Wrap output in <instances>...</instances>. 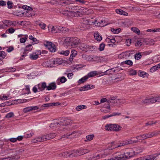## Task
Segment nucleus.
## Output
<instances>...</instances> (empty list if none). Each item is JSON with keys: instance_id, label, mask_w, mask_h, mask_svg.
Segmentation results:
<instances>
[{"instance_id": "f257e3e1", "label": "nucleus", "mask_w": 160, "mask_h": 160, "mask_svg": "<svg viewBox=\"0 0 160 160\" xmlns=\"http://www.w3.org/2000/svg\"><path fill=\"white\" fill-rule=\"evenodd\" d=\"M70 124V121L69 119L62 118L60 121H55L50 125V127L53 129L57 127L59 128H58V130L61 131H65L66 130H68V128L67 125Z\"/></svg>"}, {"instance_id": "f03ea898", "label": "nucleus", "mask_w": 160, "mask_h": 160, "mask_svg": "<svg viewBox=\"0 0 160 160\" xmlns=\"http://www.w3.org/2000/svg\"><path fill=\"white\" fill-rule=\"evenodd\" d=\"M74 11L71 12V15L72 16L78 17L81 16L82 15L87 14L88 9L79 6H75L73 8Z\"/></svg>"}, {"instance_id": "7ed1b4c3", "label": "nucleus", "mask_w": 160, "mask_h": 160, "mask_svg": "<svg viewBox=\"0 0 160 160\" xmlns=\"http://www.w3.org/2000/svg\"><path fill=\"white\" fill-rule=\"evenodd\" d=\"M82 133V132L80 131H74L71 133H68L62 136L61 139L62 138H65L68 139H73L79 136Z\"/></svg>"}, {"instance_id": "20e7f679", "label": "nucleus", "mask_w": 160, "mask_h": 160, "mask_svg": "<svg viewBox=\"0 0 160 160\" xmlns=\"http://www.w3.org/2000/svg\"><path fill=\"white\" fill-rule=\"evenodd\" d=\"M112 148V147H109L108 148L103 150L101 151L100 153L95 156L97 159H100L102 158H104L107 156L112 153L111 150L113 149H110Z\"/></svg>"}, {"instance_id": "39448f33", "label": "nucleus", "mask_w": 160, "mask_h": 160, "mask_svg": "<svg viewBox=\"0 0 160 160\" xmlns=\"http://www.w3.org/2000/svg\"><path fill=\"white\" fill-rule=\"evenodd\" d=\"M114 98H111V101L108 100V103L110 104L112 103V105H120L124 103L125 102V100L122 99H115Z\"/></svg>"}, {"instance_id": "423d86ee", "label": "nucleus", "mask_w": 160, "mask_h": 160, "mask_svg": "<svg viewBox=\"0 0 160 160\" xmlns=\"http://www.w3.org/2000/svg\"><path fill=\"white\" fill-rule=\"evenodd\" d=\"M117 154L120 160H125L126 158L131 157L133 155V154L131 152H126L124 153H121L120 152H117Z\"/></svg>"}, {"instance_id": "0eeeda50", "label": "nucleus", "mask_w": 160, "mask_h": 160, "mask_svg": "<svg viewBox=\"0 0 160 160\" xmlns=\"http://www.w3.org/2000/svg\"><path fill=\"white\" fill-rule=\"evenodd\" d=\"M44 44L45 47L48 48L51 52H55L56 51V47L52 42L46 41L44 42Z\"/></svg>"}, {"instance_id": "6e6552de", "label": "nucleus", "mask_w": 160, "mask_h": 160, "mask_svg": "<svg viewBox=\"0 0 160 160\" xmlns=\"http://www.w3.org/2000/svg\"><path fill=\"white\" fill-rule=\"evenodd\" d=\"M49 66L51 67H53L60 65L62 62V60L60 58H52L49 61Z\"/></svg>"}, {"instance_id": "1a4fd4ad", "label": "nucleus", "mask_w": 160, "mask_h": 160, "mask_svg": "<svg viewBox=\"0 0 160 160\" xmlns=\"http://www.w3.org/2000/svg\"><path fill=\"white\" fill-rule=\"evenodd\" d=\"M38 107L37 106L28 107L24 108L23 109V112L24 113H27L29 112L38 110Z\"/></svg>"}, {"instance_id": "9d476101", "label": "nucleus", "mask_w": 160, "mask_h": 160, "mask_svg": "<svg viewBox=\"0 0 160 160\" xmlns=\"http://www.w3.org/2000/svg\"><path fill=\"white\" fill-rule=\"evenodd\" d=\"M71 45L72 46L77 45L80 43L79 39L77 38H71Z\"/></svg>"}, {"instance_id": "9b49d317", "label": "nucleus", "mask_w": 160, "mask_h": 160, "mask_svg": "<svg viewBox=\"0 0 160 160\" xmlns=\"http://www.w3.org/2000/svg\"><path fill=\"white\" fill-rule=\"evenodd\" d=\"M133 51H129L125 52H123L119 55L118 57L119 58H125L126 57H129L131 54H132Z\"/></svg>"}, {"instance_id": "f8f14e48", "label": "nucleus", "mask_w": 160, "mask_h": 160, "mask_svg": "<svg viewBox=\"0 0 160 160\" xmlns=\"http://www.w3.org/2000/svg\"><path fill=\"white\" fill-rule=\"evenodd\" d=\"M79 152L78 150H73L71 151L70 152H64V153L67 154V156L68 157H75L77 156L79 154H77V153H78Z\"/></svg>"}, {"instance_id": "ddd939ff", "label": "nucleus", "mask_w": 160, "mask_h": 160, "mask_svg": "<svg viewBox=\"0 0 160 160\" xmlns=\"http://www.w3.org/2000/svg\"><path fill=\"white\" fill-rule=\"evenodd\" d=\"M93 88V85L89 84L85 85L82 87H81L79 90L80 91H87L88 90L92 89Z\"/></svg>"}, {"instance_id": "4468645a", "label": "nucleus", "mask_w": 160, "mask_h": 160, "mask_svg": "<svg viewBox=\"0 0 160 160\" xmlns=\"http://www.w3.org/2000/svg\"><path fill=\"white\" fill-rule=\"evenodd\" d=\"M136 142L137 141L134 140L132 139H131L122 141L121 142V144H122V145L124 146L128 144L133 143Z\"/></svg>"}, {"instance_id": "2eb2a0df", "label": "nucleus", "mask_w": 160, "mask_h": 160, "mask_svg": "<svg viewBox=\"0 0 160 160\" xmlns=\"http://www.w3.org/2000/svg\"><path fill=\"white\" fill-rule=\"evenodd\" d=\"M38 90L41 91H43L46 88H47L46 83L45 82H43L41 83L38 84L37 85Z\"/></svg>"}, {"instance_id": "dca6fc26", "label": "nucleus", "mask_w": 160, "mask_h": 160, "mask_svg": "<svg viewBox=\"0 0 160 160\" xmlns=\"http://www.w3.org/2000/svg\"><path fill=\"white\" fill-rule=\"evenodd\" d=\"M49 31L50 30V28L51 29V32L53 33H56L59 32L58 27L56 26H52L49 25L48 28Z\"/></svg>"}, {"instance_id": "f3484780", "label": "nucleus", "mask_w": 160, "mask_h": 160, "mask_svg": "<svg viewBox=\"0 0 160 160\" xmlns=\"http://www.w3.org/2000/svg\"><path fill=\"white\" fill-rule=\"evenodd\" d=\"M56 85L55 82H51L49 83L48 85L47 86V90H54L56 88Z\"/></svg>"}, {"instance_id": "a211bd4d", "label": "nucleus", "mask_w": 160, "mask_h": 160, "mask_svg": "<svg viewBox=\"0 0 160 160\" xmlns=\"http://www.w3.org/2000/svg\"><path fill=\"white\" fill-rule=\"evenodd\" d=\"M115 125L114 124H107L105 126V129L107 130L113 131L114 128H115Z\"/></svg>"}, {"instance_id": "6ab92c4d", "label": "nucleus", "mask_w": 160, "mask_h": 160, "mask_svg": "<svg viewBox=\"0 0 160 160\" xmlns=\"http://www.w3.org/2000/svg\"><path fill=\"white\" fill-rule=\"evenodd\" d=\"M71 38L70 37H65L62 38L64 41V44L66 45H70L71 44Z\"/></svg>"}, {"instance_id": "aec40b11", "label": "nucleus", "mask_w": 160, "mask_h": 160, "mask_svg": "<svg viewBox=\"0 0 160 160\" xmlns=\"http://www.w3.org/2000/svg\"><path fill=\"white\" fill-rule=\"evenodd\" d=\"M135 138L136 139V140H134L137 141V142H139V141L140 140H142L146 139V136L145 134L138 136V137H136L135 138Z\"/></svg>"}, {"instance_id": "412c9836", "label": "nucleus", "mask_w": 160, "mask_h": 160, "mask_svg": "<svg viewBox=\"0 0 160 160\" xmlns=\"http://www.w3.org/2000/svg\"><path fill=\"white\" fill-rule=\"evenodd\" d=\"M103 57H102L93 56V61L96 62H100L103 60Z\"/></svg>"}, {"instance_id": "4be33fe9", "label": "nucleus", "mask_w": 160, "mask_h": 160, "mask_svg": "<svg viewBox=\"0 0 160 160\" xmlns=\"http://www.w3.org/2000/svg\"><path fill=\"white\" fill-rule=\"evenodd\" d=\"M59 32L62 33H66L68 32V28L65 27L58 26Z\"/></svg>"}, {"instance_id": "5701e85b", "label": "nucleus", "mask_w": 160, "mask_h": 160, "mask_svg": "<svg viewBox=\"0 0 160 160\" xmlns=\"http://www.w3.org/2000/svg\"><path fill=\"white\" fill-rule=\"evenodd\" d=\"M94 36L96 40L98 41H100L102 40V37L99 34L98 32H95L94 34Z\"/></svg>"}, {"instance_id": "b1692460", "label": "nucleus", "mask_w": 160, "mask_h": 160, "mask_svg": "<svg viewBox=\"0 0 160 160\" xmlns=\"http://www.w3.org/2000/svg\"><path fill=\"white\" fill-rule=\"evenodd\" d=\"M82 57L83 58L88 61H93V56H88L85 54H83L82 55Z\"/></svg>"}, {"instance_id": "393cba45", "label": "nucleus", "mask_w": 160, "mask_h": 160, "mask_svg": "<svg viewBox=\"0 0 160 160\" xmlns=\"http://www.w3.org/2000/svg\"><path fill=\"white\" fill-rule=\"evenodd\" d=\"M47 140L52 139L55 137L56 134L55 133H51L46 135Z\"/></svg>"}, {"instance_id": "a878e982", "label": "nucleus", "mask_w": 160, "mask_h": 160, "mask_svg": "<svg viewBox=\"0 0 160 160\" xmlns=\"http://www.w3.org/2000/svg\"><path fill=\"white\" fill-rule=\"evenodd\" d=\"M116 11L117 13L120 15L124 16H127L128 15V13L127 12L123 11L122 10L117 9L116 10Z\"/></svg>"}, {"instance_id": "bb28decb", "label": "nucleus", "mask_w": 160, "mask_h": 160, "mask_svg": "<svg viewBox=\"0 0 160 160\" xmlns=\"http://www.w3.org/2000/svg\"><path fill=\"white\" fill-rule=\"evenodd\" d=\"M29 58L32 60H36L38 58V56L35 53H33L30 54Z\"/></svg>"}, {"instance_id": "cd10ccee", "label": "nucleus", "mask_w": 160, "mask_h": 160, "mask_svg": "<svg viewBox=\"0 0 160 160\" xmlns=\"http://www.w3.org/2000/svg\"><path fill=\"white\" fill-rule=\"evenodd\" d=\"M156 133L154 132H149L145 133L146 139L152 137Z\"/></svg>"}, {"instance_id": "c85d7f7f", "label": "nucleus", "mask_w": 160, "mask_h": 160, "mask_svg": "<svg viewBox=\"0 0 160 160\" xmlns=\"http://www.w3.org/2000/svg\"><path fill=\"white\" fill-rule=\"evenodd\" d=\"M94 137L93 134H90L86 136V139L84 140L85 142H88L92 140Z\"/></svg>"}, {"instance_id": "c756f323", "label": "nucleus", "mask_w": 160, "mask_h": 160, "mask_svg": "<svg viewBox=\"0 0 160 160\" xmlns=\"http://www.w3.org/2000/svg\"><path fill=\"white\" fill-rule=\"evenodd\" d=\"M32 48L33 47L32 44H28L25 47L24 49V51L30 52L32 50Z\"/></svg>"}, {"instance_id": "7c9ffc66", "label": "nucleus", "mask_w": 160, "mask_h": 160, "mask_svg": "<svg viewBox=\"0 0 160 160\" xmlns=\"http://www.w3.org/2000/svg\"><path fill=\"white\" fill-rule=\"evenodd\" d=\"M41 142L42 141L41 138L40 136L36 137V138L32 139L31 141V142L33 143H35Z\"/></svg>"}, {"instance_id": "2f4dec72", "label": "nucleus", "mask_w": 160, "mask_h": 160, "mask_svg": "<svg viewBox=\"0 0 160 160\" xmlns=\"http://www.w3.org/2000/svg\"><path fill=\"white\" fill-rule=\"evenodd\" d=\"M88 78V77L87 76H85L79 79L78 81V83L81 84L83 83Z\"/></svg>"}, {"instance_id": "473e14b6", "label": "nucleus", "mask_w": 160, "mask_h": 160, "mask_svg": "<svg viewBox=\"0 0 160 160\" xmlns=\"http://www.w3.org/2000/svg\"><path fill=\"white\" fill-rule=\"evenodd\" d=\"M114 142H112L111 143V147H112V148H111V149H113L119 147H121L122 146H123V145H122V144H121V142L120 143V144L118 145H117L116 144H115L114 143Z\"/></svg>"}, {"instance_id": "72a5a7b5", "label": "nucleus", "mask_w": 160, "mask_h": 160, "mask_svg": "<svg viewBox=\"0 0 160 160\" xmlns=\"http://www.w3.org/2000/svg\"><path fill=\"white\" fill-rule=\"evenodd\" d=\"M97 74V72L96 71H93L89 73L87 76L89 77H94Z\"/></svg>"}, {"instance_id": "f704fd0d", "label": "nucleus", "mask_w": 160, "mask_h": 160, "mask_svg": "<svg viewBox=\"0 0 160 160\" xmlns=\"http://www.w3.org/2000/svg\"><path fill=\"white\" fill-rule=\"evenodd\" d=\"M87 107L86 106L81 105L77 106L76 108V109L78 111H79L82 109H85Z\"/></svg>"}, {"instance_id": "c9c22d12", "label": "nucleus", "mask_w": 160, "mask_h": 160, "mask_svg": "<svg viewBox=\"0 0 160 160\" xmlns=\"http://www.w3.org/2000/svg\"><path fill=\"white\" fill-rule=\"evenodd\" d=\"M69 53L70 51L68 50H67L65 51H62L61 52H58L59 54L66 56L68 55L69 54Z\"/></svg>"}, {"instance_id": "e433bc0d", "label": "nucleus", "mask_w": 160, "mask_h": 160, "mask_svg": "<svg viewBox=\"0 0 160 160\" xmlns=\"http://www.w3.org/2000/svg\"><path fill=\"white\" fill-rule=\"evenodd\" d=\"M5 70V71L8 72H13L16 71V69L12 67L6 68Z\"/></svg>"}, {"instance_id": "4c0bfd02", "label": "nucleus", "mask_w": 160, "mask_h": 160, "mask_svg": "<svg viewBox=\"0 0 160 160\" xmlns=\"http://www.w3.org/2000/svg\"><path fill=\"white\" fill-rule=\"evenodd\" d=\"M2 49L1 47H0V50ZM6 56V53L4 51H0V59H3Z\"/></svg>"}, {"instance_id": "58836bf2", "label": "nucleus", "mask_w": 160, "mask_h": 160, "mask_svg": "<svg viewBox=\"0 0 160 160\" xmlns=\"http://www.w3.org/2000/svg\"><path fill=\"white\" fill-rule=\"evenodd\" d=\"M114 125H115L116 126L114 128V130L113 131L118 132L121 130L122 127L116 124H114Z\"/></svg>"}, {"instance_id": "ea45409f", "label": "nucleus", "mask_w": 160, "mask_h": 160, "mask_svg": "<svg viewBox=\"0 0 160 160\" xmlns=\"http://www.w3.org/2000/svg\"><path fill=\"white\" fill-rule=\"evenodd\" d=\"M42 29L45 30L46 29V25L42 22H41L37 24Z\"/></svg>"}, {"instance_id": "a19ab883", "label": "nucleus", "mask_w": 160, "mask_h": 160, "mask_svg": "<svg viewBox=\"0 0 160 160\" xmlns=\"http://www.w3.org/2000/svg\"><path fill=\"white\" fill-rule=\"evenodd\" d=\"M24 37L21 38L20 39V41L21 43H24L28 39V36L27 35H24Z\"/></svg>"}, {"instance_id": "79ce46f5", "label": "nucleus", "mask_w": 160, "mask_h": 160, "mask_svg": "<svg viewBox=\"0 0 160 160\" xmlns=\"http://www.w3.org/2000/svg\"><path fill=\"white\" fill-rule=\"evenodd\" d=\"M147 32H160V28L148 29L147 30Z\"/></svg>"}, {"instance_id": "37998d69", "label": "nucleus", "mask_w": 160, "mask_h": 160, "mask_svg": "<svg viewBox=\"0 0 160 160\" xmlns=\"http://www.w3.org/2000/svg\"><path fill=\"white\" fill-rule=\"evenodd\" d=\"M137 72L136 70L131 69L128 71V74L130 76H133L136 75L137 74Z\"/></svg>"}, {"instance_id": "c03bdc74", "label": "nucleus", "mask_w": 160, "mask_h": 160, "mask_svg": "<svg viewBox=\"0 0 160 160\" xmlns=\"http://www.w3.org/2000/svg\"><path fill=\"white\" fill-rule=\"evenodd\" d=\"M138 74L139 76L143 78H144L146 77L147 75H148L147 73L143 71H140Z\"/></svg>"}, {"instance_id": "a18cd8bd", "label": "nucleus", "mask_w": 160, "mask_h": 160, "mask_svg": "<svg viewBox=\"0 0 160 160\" xmlns=\"http://www.w3.org/2000/svg\"><path fill=\"white\" fill-rule=\"evenodd\" d=\"M114 158L108 159V160H120V159L119 158V157L118 156L117 152L114 154Z\"/></svg>"}, {"instance_id": "49530a36", "label": "nucleus", "mask_w": 160, "mask_h": 160, "mask_svg": "<svg viewBox=\"0 0 160 160\" xmlns=\"http://www.w3.org/2000/svg\"><path fill=\"white\" fill-rule=\"evenodd\" d=\"M131 30L133 32L139 35L140 33V31L138 28L136 27H133L131 28Z\"/></svg>"}, {"instance_id": "de8ad7c7", "label": "nucleus", "mask_w": 160, "mask_h": 160, "mask_svg": "<svg viewBox=\"0 0 160 160\" xmlns=\"http://www.w3.org/2000/svg\"><path fill=\"white\" fill-rule=\"evenodd\" d=\"M81 45V49L82 51H86L87 50V48H88V46L87 45L84 43L82 44Z\"/></svg>"}, {"instance_id": "09e8293b", "label": "nucleus", "mask_w": 160, "mask_h": 160, "mask_svg": "<svg viewBox=\"0 0 160 160\" xmlns=\"http://www.w3.org/2000/svg\"><path fill=\"white\" fill-rule=\"evenodd\" d=\"M22 8L23 9L25 10H27L28 11H29L28 12L31 13V10H32V8L31 7H29L26 5H24L22 7Z\"/></svg>"}, {"instance_id": "8fccbe9b", "label": "nucleus", "mask_w": 160, "mask_h": 160, "mask_svg": "<svg viewBox=\"0 0 160 160\" xmlns=\"http://www.w3.org/2000/svg\"><path fill=\"white\" fill-rule=\"evenodd\" d=\"M158 69L157 66L156 65L152 67L150 69V71L151 72H153Z\"/></svg>"}, {"instance_id": "3c124183", "label": "nucleus", "mask_w": 160, "mask_h": 160, "mask_svg": "<svg viewBox=\"0 0 160 160\" xmlns=\"http://www.w3.org/2000/svg\"><path fill=\"white\" fill-rule=\"evenodd\" d=\"M77 52L75 50H72L71 51V57H74L76 56L77 54Z\"/></svg>"}, {"instance_id": "603ef678", "label": "nucleus", "mask_w": 160, "mask_h": 160, "mask_svg": "<svg viewBox=\"0 0 160 160\" xmlns=\"http://www.w3.org/2000/svg\"><path fill=\"white\" fill-rule=\"evenodd\" d=\"M72 3V2L71 0H65L62 2H61V4H64L66 5H69L71 4Z\"/></svg>"}, {"instance_id": "864d4df0", "label": "nucleus", "mask_w": 160, "mask_h": 160, "mask_svg": "<svg viewBox=\"0 0 160 160\" xmlns=\"http://www.w3.org/2000/svg\"><path fill=\"white\" fill-rule=\"evenodd\" d=\"M105 46V45L103 43L100 44L98 48L99 50L101 51H103L104 49Z\"/></svg>"}, {"instance_id": "5fc2aeb1", "label": "nucleus", "mask_w": 160, "mask_h": 160, "mask_svg": "<svg viewBox=\"0 0 160 160\" xmlns=\"http://www.w3.org/2000/svg\"><path fill=\"white\" fill-rule=\"evenodd\" d=\"M141 57L142 55L140 53H137L135 55V58L137 60L140 59L141 58Z\"/></svg>"}, {"instance_id": "6e6d98bb", "label": "nucleus", "mask_w": 160, "mask_h": 160, "mask_svg": "<svg viewBox=\"0 0 160 160\" xmlns=\"http://www.w3.org/2000/svg\"><path fill=\"white\" fill-rule=\"evenodd\" d=\"M14 116L13 113L12 112L8 113L6 115L5 117L8 118H11Z\"/></svg>"}, {"instance_id": "4d7b16f0", "label": "nucleus", "mask_w": 160, "mask_h": 160, "mask_svg": "<svg viewBox=\"0 0 160 160\" xmlns=\"http://www.w3.org/2000/svg\"><path fill=\"white\" fill-rule=\"evenodd\" d=\"M93 23L94 24L97 26L103 27L105 25L102 24L101 23L98 22L97 20L95 21Z\"/></svg>"}, {"instance_id": "13d9d810", "label": "nucleus", "mask_w": 160, "mask_h": 160, "mask_svg": "<svg viewBox=\"0 0 160 160\" xmlns=\"http://www.w3.org/2000/svg\"><path fill=\"white\" fill-rule=\"evenodd\" d=\"M142 40H140L138 41L136 43L135 45L137 47H140L142 44Z\"/></svg>"}, {"instance_id": "bf43d9fd", "label": "nucleus", "mask_w": 160, "mask_h": 160, "mask_svg": "<svg viewBox=\"0 0 160 160\" xmlns=\"http://www.w3.org/2000/svg\"><path fill=\"white\" fill-rule=\"evenodd\" d=\"M114 69V68H112L109 69L107 70H106L105 72V74H106H106H112L114 72H113V70Z\"/></svg>"}, {"instance_id": "052dcab7", "label": "nucleus", "mask_w": 160, "mask_h": 160, "mask_svg": "<svg viewBox=\"0 0 160 160\" xmlns=\"http://www.w3.org/2000/svg\"><path fill=\"white\" fill-rule=\"evenodd\" d=\"M12 2L10 1H8L7 2V4L8 5V8L9 9H11L12 8Z\"/></svg>"}, {"instance_id": "680f3d73", "label": "nucleus", "mask_w": 160, "mask_h": 160, "mask_svg": "<svg viewBox=\"0 0 160 160\" xmlns=\"http://www.w3.org/2000/svg\"><path fill=\"white\" fill-rule=\"evenodd\" d=\"M149 103H153L156 102L155 97L149 98Z\"/></svg>"}, {"instance_id": "e2e57ef3", "label": "nucleus", "mask_w": 160, "mask_h": 160, "mask_svg": "<svg viewBox=\"0 0 160 160\" xmlns=\"http://www.w3.org/2000/svg\"><path fill=\"white\" fill-rule=\"evenodd\" d=\"M124 63L130 66H132L133 64L132 62L130 60H128L125 61Z\"/></svg>"}, {"instance_id": "0e129e2a", "label": "nucleus", "mask_w": 160, "mask_h": 160, "mask_svg": "<svg viewBox=\"0 0 160 160\" xmlns=\"http://www.w3.org/2000/svg\"><path fill=\"white\" fill-rule=\"evenodd\" d=\"M66 81V78L64 76L62 77L60 79V81L62 83H64Z\"/></svg>"}, {"instance_id": "69168bd1", "label": "nucleus", "mask_w": 160, "mask_h": 160, "mask_svg": "<svg viewBox=\"0 0 160 160\" xmlns=\"http://www.w3.org/2000/svg\"><path fill=\"white\" fill-rule=\"evenodd\" d=\"M121 69V67H117L115 68H114V69L113 70V72H119L120 70Z\"/></svg>"}, {"instance_id": "338daca9", "label": "nucleus", "mask_w": 160, "mask_h": 160, "mask_svg": "<svg viewBox=\"0 0 160 160\" xmlns=\"http://www.w3.org/2000/svg\"><path fill=\"white\" fill-rule=\"evenodd\" d=\"M28 38H29V39L33 41L34 42H35L38 41L37 39L36 38L33 37L32 35L29 36Z\"/></svg>"}, {"instance_id": "774afa93", "label": "nucleus", "mask_w": 160, "mask_h": 160, "mask_svg": "<svg viewBox=\"0 0 160 160\" xmlns=\"http://www.w3.org/2000/svg\"><path fill=\"white\" fill-rule=\"evenodd\" d=\"M152 52V50H149L143 52V53L144 55H147L151 53Z\"/></svg>"}]
</instances>
